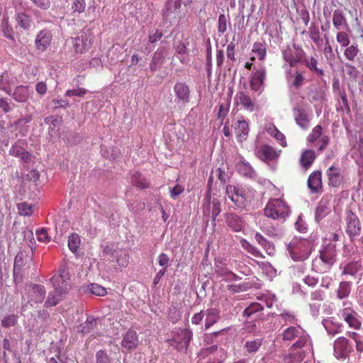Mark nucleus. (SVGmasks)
<instances>
[{"instance_id":"1","label":"nucleus","mask_w":363,"mask_h":363,"mask_svg":"<svg viewBox=\"0 0 363 363\" xmlns=\"http://www.w3.org/2000/svg\"><path fill=\"white\" fill-rule=\"evenodd\" d=\"M54 291L48 295L44 306L46 308L56 306L62 299L65 294L71 289L70 275L68 267L65 264L60 265L57 274L50 279Z\"/></svg>"},{"instance_id":"2","label":"nucleus","mask_w":363,"mask_h":363,"mask_svg":"<svg viewBox=\"0 0 363 363\" xmlns=\"http://www.w3.org/2000/svg\"><path fill=\"white\" fill-rule=\"evenodd\" d=\"M337 315L341 320H343L350 328L354 330H359L361 328V317L353 308L352 302L344 301L342 303V307L338 311Z\"/></svg>"},{"instance_id":"3","label":"nucleus","mask_w":363,"mask_h":363,"mask_svg":"<svg viewBox=\"0 0 363 363\" xmlns=\"http://www.w3.org/2000/svg\"><path fill=\"white\" fill-rule=\"evenodd\" d=\"M264 215L273 219H284L289 215V207L281 199H273L266 206Z\"/></svg>"},{"instance_id":"4","label":"nucleus","mask_w":363,"mask_h":363,"mask_svg":"<svg viewBox=\"0 0 363 363\" xmlns=\"http://www.w3.org/2000/svg\"><path fill=\"white\" fill-rule=\"evenodd\" d=\"M292 112L296 123L302 129H307L310 123L307 104L303 101L297 103L293 108Z\"/></svg>"},{"instance_id":"5","label":"nucleus","mask_w":363,"mask_h":363,"mask_svg":"<svg viewBox=\"0 0 363 363\" xmlns=\"http://www.w3.org/2000/svg\"><path fill=\"white\" fill-rule=\"evenodd\" d=\"M92 40V33L90 29H87L81 31L77 38H72V42L75 51L78 53H83L91 47Z\"/></svg>"},{"instance_id":"6","label":"nucleus","mask_w":363,"mask_h":363,"mask_svg":"<svg viewBox=\"0 0 363 363\" xmlns=\"http://www.w3.org/2000/svg\"><path fill=\"white\" fill-rule=\"evenodd\" d=\"M178 338L174 337L170 340V345L174 347L179 351H185L188 350L190 342L192 339L193 333L189 329H184L181 331Z\"/></svg>"},{"instance_id":"7","label":"nucleus","mask_w":363,"mask_h":363,"mask_svg":"<svg viewBox=\"0 0 363 363\" xmlns=\"http://www.w3.org/2000/svg\"><path fill=\"white\" fill-rule=\"evenodd\" d=\"M346 224V233L351 240H353L354 237L360 234V222L357 216L351 211L347 212Z\"/></svg>"},{"instance_id":"8","label":"nucleus","mask_w":363,"mask_h":363,"mask_svg":"<svg viewBox=\"0 0 363 363\" xmlns=\"http://www.w3.org/2000/svg\"><path fill=\"white\" fill-rule=\"evenodd\" d=\"M29 302L41 303L45 299L46 291L43 285L30 284L27 288Z\"/></svg>"},{"instance_id":"9","label":"nucleus","mask_w":363,"mask_h":363,"mask_svg":"<svg viewBox=\"0 0 363 363\" xmlns=\"http://www.w3.org/2000/svg\"><path fill=\"white\" fill-rule=\"evenodd\" d=\"M266 77V70L262 67L252 73L250 80V86L252 90L262 92L263 90L264 82Z\"/></svg>"},{"instance_id":"10","label":"nucleus","mask_w":363,"mask_h":363,"mask_svg":"<svg viewBox=\"0 0 363 363\" xmlns=\"http://www.w3.org/2000/svg\"><path fill=\"white\" fill-rule=\"evenodd\" d=\"M308 187L313 194H319L323 191L322 173L320 171H314L308 177Z\"/></svg>"},{"instance_id":"11","label":"nucleus","mask_w":363,"mask_h":363,"mask_svg":"<svg viewBox=\"0 0 363 363\" xmlns=\"http://www.w3.org/2000/svg\"><path fill=\"white\" fill-rule=\"evenodd\" d=\"M203 212L204 213H210V209L212 207L211 211V218L213 222V225H215V221L216 217L219 215L220 213V203L217 199H213L212 201H211V198L208 196H206L204 198L203 200Z\"/></svg>"},{"instance_id":"12","label":"nucleus","mask_w":363,"mask_h":363,"mask_svg":"<svg viewBox=\"0 0 363 363\" xmlns=\"http://www.w3.org/2000/svg\"><path fill=\"white\" fill-rule=\"evenodd\" d=\"M290 350H299L313 354V347L311 337L308 335H299L296 342L290 347Z\"/></svg>"},{"instance_id":"13","label":"nucleus","mask_w":363,"mask_h":363,"mask_svg":"<svg viewBox=\"0 0 363 363\" xmlns=\"http://www.w3.org/2000/svg\"><path fill=\"white\" fill-rule=\"evenodd\" d=\"M174 91L179 102L186 104L189 101L190 90L189 86L185 82H177L174 86Z\"/></svg>"},{"instance_id":"14","label":"nucleus","mask_w":363,"mask_h":363,"mask_svg":"<svg viewBox=\"0 0 363 363\" xmlns=\"http://www.w3.org/2000/svg\"><path fill=\"white\" fill-rule=\"evenodd\" d=\"M226 260L216 258L215 259V272L218 277L227 280H233L237 278V275L225 267Z\"/></svg>"},{"instance_id":"15","label":"nucleus","mask_w":363,"mask_h":363,"mask_svg":"<svg viewBox=\"0 0 363 363\" xmlns=\"http://www.w3.org/2000/svg\"><path fill=\"white\" fill-rule=\"evenodd\" d=\"M51 40V32L48 30H42L35 38V46L38 50L44 51L50 45Z\"/></svg>"},{"instance_id":"16","label":"nucleus","mask_w":363,"mask_h":363,"mask_svg":"<svg viewBox=\"0 0 363 363\" xmlns=\"http://www.w3.org/2000/svg\"><path fill=\"white\" fill-rule=\"evenodd\" d=\"M262 311L263 307L260 303L257 302L252 303L245 309L243 315L246 317L247 322L250 323V320L254 321L259 318Z\"/></svg>"},{"instance_id":"17","label":"nucleus","mask_w":363,"mask_h":363,"mask_svg":"<svg viewBox=\"0 0 363 363\" xmlns=\"http://www.w3.org/2000/svg\"><path fill=\"white\" fill-rule=\"evenodd\" d=\"M328 178V184L333 187H338L342 182V176L340 174V169L334 165L330 167L326 172Z\"/></svg>"},{"instance_id":"18","label":"nucleus","mask_w":363,"mask_h":363,"mask_svg":"<svg viewBox=\"0 0 363 363\" xmlns=\"http://www.w3.org/2000/svg\"><path fill=\"white\" fill-rule=\"evenodd\" d=\"M138 338L135 331L129 330L123 336L122 340V346L123 348L130 351L134 350L138 347Z\"/></svg>"},{"instance_id":"19","label":"nucleus","mask_w":363,"mask_h":363,"mask_svg":"<svg viewBox=\"0 0 363 363\" xmlns=\"http://www.w3.org/2000/svg\"><path fill=\"white\" fill-rule=\"evenodd\" d=\"M225 220L227 225L235 232L241 231L245 225L242 218L233 213L227 214Z\"/></svg>"},{"instance_id":"20","label":"nucleus","mask_w":363,"mask_h":363,"mask_svg":"<svg viewBox=\"0 0 363 363\" xmlns=\"http://www.w3.org/2000/svg\"><path fill=\"white\" fill-rule=\"evenodd\" d=\"M310 354L299 350H289V353L286 354L283 357L284 363H299L302 362L307 354Z\"/></svg>"},{"instance_id":"21","label":"nucleus","mask_w":363,"mask_h":363,"mask_svg":"<svg viewBox=\"0 0 363 363\" xmlns=\"http://www.w3.org/2000/svg\"><path fill=\"white\" fill-rule=\"evenodd\" d=\"M165 54L164 49H158L154 52L150 63V69L152 72H155L161 69L162 65L164 62Z\"/></svg>"},{"instance_id":"22","label":"nucleus","mask_w":363,"mask_h":363,"mask_svg":"<svg viewBox=\"0 0 363 363\" xmlns=\"http://www.w3.org/2000/svg\"><path fill=\"white\" fill-rule=\"evenodd\" d=\"M234 128L239 142L242 143L247 138L249 124L246 121H238L234 125Z\"/></svg>"},{"instance_id":"23","label":"nucleus","mask_w":363,"mask_h":363,"mask_svg":"<svg viewBox=\"0 0 363 363\" xmlns=\"http://www.w3.org/2000/svg\"><path fill=\"white\" fill-rule=\"evenodd\" d=\"M236 97L239 99L240 105L245 109L250 112L257 109V106L256 103L251 99V98L243 91H239Z\"/></svg>"},{"instance_id":"24","label":"nucleus","mask_w":363,"mask_h":363,"mask_svg":"<svg viewBox=\"0 0 363 363\" xmlns=\"http://www.w3.org/2000/svg\"><path fill=\"white\" fill-rule=\"evenodd\" d=\"M28 252H30V255H25L27 251H20L18 252V254L16 255L15 261H14V267H13V272L14 275L16 273V270H20L21 268L27 263L29 260L31 259V257L33 255V251H28Z\"/></svg>"},{"instance_id":"25","label":"nucleus","mask_w":363,"mask_h":363,"mask_svg":"<svg viewBox=\"0 0 363 363\" xmlns=\"http://www.w3.org/2000/svg\"><path fill=\"white\" fill-rule=\"evenodd\" d=\"M11 95L18 102H26L30 96L29 88L28 86H18Z\"/></svg>"},{"instance_id":"26","label":"nucleus","mask_w":363,"mask_h":363,"mask_svg":"<svg viewBox=\"0 0 363 363\" xmlns=\"http://www.w3.org/2000/svg\"><path fill=\"white\" fill-rule=\"evenodd\" d=\"M258 153L262 160H273L279 156L273 147L267 145L261 146Z\"/></svg>"},{"instance_id":"27","label":"nucleus","mask_w":363,"mask_h":363,"mask_svg":"<svg viewBox=\"0 0 363 363\" xmlns=\"http://www.w3.org/2000/svg\"><path fill=\"white\" fill-rule=\"evenodd\" d=\"M206 315L205 328L208 329L216 323L220 319L219 311L216 308H209L204 313Z\"/></svg>"},{"instance_id":"28","label":"nucleus","mask_w":363,"mask_h":363,"mask_svg":"<svg viewBox=\"0 0 363 363\" xmlns=\"http://www.w3.org/2000/svg\"><path fill=\"white\" fill-rule=\"evenodd\" d=\"M334 349L339 351L342 355H345L350 352V345L348 340L345 337H338L334 342Z\"/></svg>"},{"instance_id":"29","label":"nucleus","mask_w":363,"mask_h":363,"mask_svg":"<svg viewBox=\"0 0 363 363\" xmlns=\"http://www.w3.org/2000/svg\"><path fill=\"white\" fill-rule=\"evenodd\" d=\"M323 325L328 334L335 335L342 331L343 325L342 323H335L332 319L325 320Z\"/></svg>"},{"instance_id":"30","label":"nucleus","mask_w":363,"mask_h":363,"mask_svg":"<svg viewBox=\"0 0 363 363\" xmlns=\"http://www.w3.org/2000/svg\"><path fill=\"white\" fill-rule=\"evenodd\" d=\"M263 344V339L257 337L253 340H247L244 345L245 349L249 354H254L258 351Z\"/></svg>"},{"instance_id":"31","label":"nucleus","mask_w":363,"mask_h":363,"mask_svg":"<svg viewBox=\"0 0 363 363\" xmlns=\"http://www.w3.org/2000/svg\"><path fill=\"white\" fill-rule=\"evenodd\" d=\"M315 159V155L314 151L306 150L301 154L300 162L305 169H308L311 166Z\"/></svg>"},{"instance_id":"32","label":"nucleus","mask_w":363,"mask_h":363,"mask_svg":"<svg viewBox=\"0 0 363 363\" xmlns=\"http://www.w3.org/2000/svg\"><path fill=\"white\" fill-rule=\"evenodd\" d=\"M303 64L310 71L316 73L318 76L323 77L325 74L323 69L318 67V60L314 57L306 58Z\"/></svg>"},{"instance_id":"33","label":"nucleus","mask_w":363,"mask_h":363,"mask_svg":"<svg viewBox=\"0 0 363 363\" xmlns=\"http://www.w3.org/2000/svg\"><path fill=\"white\" fill-rule=\"evenodd\" d=\"M351 283L349 281H341L336 291L337 297L343 299L349 296L351 293Z\"/></svg>"},{"instance_id":"34","label":"nucleus","mask_w":363,"mask_h":363,"mask_svg":"<svg viewBox=\"0 0 363 363\" xmlns=\"http://www.w3.org/2000/svg\"><path fill=\"white\" fill-rule=\"evenodd\" d=\"M345 50L344 51L345 57L350 62H352L355 60V57L358 55L360 50L358 48L357 44L354 43L352 45H349L345 47Z\"/></svg>"},{"instance_id":"35","label":"nucleus","mask_w":363,"mask_h":363,"mask_svg":"<svg viewBox=\"0 0 363 363\" xmlns=\"http://www.w3.org/2000/svg\"><path fill=\"white\" fill-rule=\"evenodd\" d=\"M237 169L239 173L246 177L252 178L255 175V172L252 167L247 162H240L237 164Z\"/></svg>"},{"instance_id":"36","label":"nucleus","mask_w":363,"mask_h":363,"mask_svg":"<svg viewBox=\"0 0 363 363\" xmlns=\"http://www.w3.org/2000/svg\"><path fill=\"white\" fill-rule=\"evenodd\" d=\"M333 23L337 30L340 29V26L344 25L347 27V20L343 12L340 9H337L333 12Z\"/></svg>"},{"instance_id":"37","label":"nucleus","mask_w":363,"mask_h":363,"mask_svg":"<svg viewBox=\"0 0 363 363\" xmlns=\"http://www.w3.org/2000/svg\"><path fill=\"white\" fill-rule=\"evenodd\" d=\"M84 291L90 292L92 294H94L96 296H104L107 294L106 289L104 286H102L98 284H91L88 285L86 287V289L84 290Z\"/></svg>"},{"instance_id":"38","label":"nucleus","mask_w":363,"mask_h":363,"mask_svg":"<svg viewBox=\"0 0 363 363\" xmlns=\"http://www.w3.org/2000/svg\"><path fill=\"white\" fill-rule=\"evenodd\" d=\"M329 211L328 203L320 201L315 209V220L319 222Z\"/></svg>"},{"instance_id":"39","label":"nucleus","mask_w":363,"mask_h":363,"mask_svg":"<svg viewBox=\"0 0 363 363\" xmlns=\"http://www.w3.org/2000/svg\"><path fill=\"white\" fill-rule=\"evenodd\" d=\"M293 48L295 50L294 59L296 61V66L298 64H303L306 59V52L300 46L295 43L293 44Z\"/></svg>"},{"instance_id":"40","label":"nucleus","mask_w":363,"mask_h":363,"mask_svg":"<svg viewBox=\"0 0 363 363\" xmlns=\"http://www.w3.org/2000/svg\"><path fill=\"white\" fill-rule=\"evenodd\" d=\"M132 183L140 189L149 187V184L140 173H135L132 176Z\"/></svg>"},{"instance_id":"41","label":"nucleus","mask_w":363,"mask_h":363,"mask_svg":"<svg viewBox=\"0 0 363 363\" xmlns=\"http://www.w3.org/2000/svg\"><path fill=\"white\" fill-rule=\"evenodd\" d=\"M121 48L118 45H113L107 52V57L113 63L120 60L121 58Z\"/></svg>"},{"instance_id":"42","label":"nucleus","mask_w":363,"mask_h":363,"mask_svg":"<svg viewBox=\"0 0 363 363\" xmlns=\"http://www.w3.org/2000/svg\"><path fill=\"white\" fill-rule=\"evenodd\" d=\"M231 201L238 207L242 208L246 202V197L243 191L238 188V192L231 196Z\"/></svg>"},{"instance_id":"43","label":"nucleus","mask_w":363,"mask_h":363,"mask_svg":"<svg viewBox=\"0 0 363 363\" xmlns=\"http://www.w3.org/2000/svg\"><path fill=\"white\" fill-rule=\"evenodd\" d=\"M81 244L80 236L75 233L70 234L68 237L69 250H78Z\"/></svg>"},{"instance_id":"44","label":"nucleus","mask_w":363,"mask_h":363,"mask_svg":"<svg viewBox=\"0 0 363 363\" xmlns=\"http://www.w3.org/2000/svg\"><path fill=\"white\" fill-rule=\"evenodd\" d=\"M298 329L294 326H291L285 329L283 332L284 340H292L294 337H298Z\"/></svg>"},{"instance_id":"45","label":"nucleus","mask_w":363,"mask_h":363,"mask_svg":"<svg viewBox=\"0 0 363 363\" xmlns=\"http://www.w3.org/2000/svg\"><path fill=\"white\" fill-rule=\"evenodd\" d=\"M284 60L287 62L291 67H296V61L294 59V54L289 46L282 50Z\"/></svg>"},{"instance_id":"46","label":"nucleus","mask_w":363,"mask_h":363,"mask_svg":"<svg viewBox=\"0 0 363 363\" xmlns=\"http://www.w3.org/2000/svg\"><path fill=\"white\" fill-rule=\"evenodd\" d=\"M16 21L18 25L24 29L28 28L30 26V18L24 13H20L17 14Z\"/></svg>"},{"instance_id":"47","label":"nucleus","mask_w":363,"mask_h":363,"mask_svg":"<svg viewBox=\"0 0 363 363\" xmlns=\"http://www.w3.org/2000/svg\"><path fill=\"white\" fill-rule=\"evenodd\" d=\"M334 251H320V259L327 264H332L335 261Z\"/></svg>"},{"instance_id":"48","label":"nucleus","mask_w":363,"mask_h":363,"mask_svg":"<svg viewBox=\"0 0 363 363\" xmlns=\"http://www.w3.org/2000/svg\"><path fill=\"white\" fill-rule=\"evenodd\" d=\"M229 21V17L225 14L221 13L218 16V32L219 33H224L227 30V25Z\"/></svg>"},{"instance_id":"49","label":"nucleus","mask_w":363,"mask_h":363,"mask_svg":"<svg viewBox=\"0 0 363 363\" xmlns=\"http://www.w3.org/2000/svg\"><path fill=\"white\" fill-rule=\"evenodd\" d=\"M96 320L94 318H88L86 322L82 325V333H89L96 326Z\"/></svg>"},{"instance_id":"50","label":"nucleus","mask_w":363,"mask_h":363,"mask_svg":"<svg viewBox=\"0 0 363 363\" xmlns=\"http://www.w3.org/2000/svg\"><path fill=\"white\" fill-rule=\"evenodd\" d=\"M189 45L188 39H186L184 41L178 40L174 43V48L176 52L179 55H184L186 52V46Z\"/></svg>"},{"instance_id":"51","label":"nucleus","mask_w":363,"mask_h":363,"mask_svg":"<svg viewBox=\"0 0 363 363\" xmlns=\"http://www.w3.org/2000/svg\"><path fill=\"white\" fill-rule=\"evenodd\" d=\"M289 254L294 261H303L308 257L310 251H289Z\"/></svg>"},{"instance_id":"52","label":"nucleus","mask_w":363,"mask_h":363,"mask_svg":"<svg viewBox=\"0 0 363 363\" xmlns=\"http://www.w3.org/2000/svg\"><path fill=\"white\" fill-rule=\"evenodd\" d=\"M305 79H306L303 74L301 72L296 71L294 76L292 86L295 87L296 89H298L303 86Z\"/></svg>"},{"instance_id":"53","label":"nucleus","mask_w":363,"mask_h":363,"mask_svg":"<svg viewBox=\"0 0 363 363\" xmlns=\"http://www.w3.org/2000/svg\"><path fill=\"white\" fill-rule=\"evenodd\" d=\"M252 51L258 55L260 60H264L266 55V48L261 43H255L253 45Z\"/></svg>"},{"instance_id":"54","label":"nucleus","mask_w":363,"mask_h":363,"mask_svg":"<svg viewBox=\"0 0 363 363\" xmlns=\"http://www.w3.org/2000/svg\"><path fill=\"white\" fill-rule=\"evenodd\" d=\"M19 213L24 216H30L33 213L32 206L27 203L26 202H23L18 204Z\"/></svg>"},{"instance_id":"55","label":"nucleus","mask_w":363,"mask_h":363,"mask_svg":"<svg viewBox=\"0 0 363 363\" xmlns=\"http://www.w3.org/2000/svg\"><path fill=\"white\" fill-rule=\"evenodd\" d=\"M337 41L342 47H347L350 45V40L347 33L344 31H340L337 33L336 36Z\"/></svg>"},{"instance_id":"56","label":"nucleus","mask_w":363,"mask_h":363,"mask_svg":"<svg viewBox=\"0 0 363 363\" xmlns=\"http://www.w3.org/2000/svg\"><path fill=\"white\" fill-rule=\"evenodd\" d=\"M17 323V317L15 315H10L5 316L1 320L2 326L4 328H9L13 326Z\"/></svg>"},{"instance_id":"57","label":"nucleus","mask_w":363,"mask_h":363,"mask_svg":"<svg viewBox=\"0 0 363 363\" xmlns=\"http://www.w3.org/2000/svg\"><path fill=\"white\" fill-rule=\"evenodd\" d=\"M309 35L314 43H315V44L319 43V42L320 40V38L319 29L318 27H316L315 26H311L309 28Z\"/></svg>"},{"instance_id":"58","label":"nucleus","mask_w":363,"mask_h":363,"mask_svg":"<svg viewBox=\"0 0 363 363\" xmlns=\"http://www.w3.org/2000/svg\"><path fill=\"white\" fill-rule=\"evenodd\" d=\"M47 125H52L54 127L60 125L62 122V118L58 116H48L44 119Z\"/></svg>"},{"instance_id":"59","label":"nucleus","mask_w":363,"mask_h":363,"mask_svg":"<svg viewBox=\"0 0 363 363\" xmlns=\"http://www.w3.org/2000/svg\"><path fill=\"white\" fill-rule=\"evenodd\" d=\"M96 363H111V359L104 350H99L96 353Z\"/></svg>"},{"instance_id":"60","label":"nucleus","mask_w":363,"mask_h":363,"mask_svg":"<svg viewBox=\"0 0 363 363\" xmlns=\"http://www.w3.org/2000/svg\"><path fill=\"white\" fill-rule=\"evenodd\" d=\"M322 135V126L320 125H316L313 130L312 133L308 136V141L314 142Z\"/></svg>"},{"instance_id":"61","label":"nucleus","mask_w":363,"mask_h":363,"mask_svg":"<svg viewBox=\"0 0 363 363\" xmlns=\"http://www.w3.org/2000/svg\"><path fill=\"white\" fill-rule=\"evenodd\" d=\"M345 66L347 68V75L350 77L355 79L359 74V71L357 70L356 67L352 65L350 62L345 63Z\"/></svg>"},{"instance_id":"62","label":"nucleus","mask_w":363,"mask_h":363,"mask_svg":"<svg viewBox=\"0 0 363 363\" xmlns=\"http://www.w3.org/2000/svg\"><path fill=\"white\" fill-rule=\"evenodd\" d=\"M86 92H87V90L85 89L84 88H78L77 89L67 90L65 93V96H77L82 97V96H84L86 94Z\"/></svg>"},{"instance_id":"63","label":"nucleus","mask_w":363,"mask_h":363,"mask_svg":"<svg viewBox=\"0 0 363 363\" xmlns=\"http://www.w3.org/2000/svg\"><path fill=\"white\" fill-rule=\"evenodd\" d=\"M86 8V3L84 0H74L72 4V9L74 12L82 13Z\"/></svg>"},{"instance_id":"64","label":"nucleus","mask_w":363,"mask_h":363,"mask_svg":"<svg viewBox=\"0 0 363 363\" xmlns=\"http://www.w3.org/2000/svg\"><path fill=\"white\" fill-rule=\"evenodd\" d=\"M2 32L4 35L12 41H15L14 36L13 35V29L9 26L7 22H5L2 25Z\"/></svg>"}]
</instances>
